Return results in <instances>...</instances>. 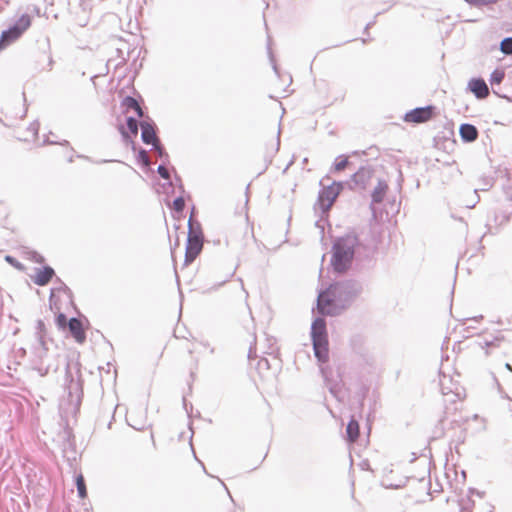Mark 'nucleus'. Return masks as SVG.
<instances>
[{"instance_id": "1", "label": "nucleus", "mask_w": 512, "mask_h": 512, "mask_svg": "<svg viewBox=\"0 0 512 512\" xmlns=\"http://www.w3.org/2000/svg\"><path fill=\"white\" fill-rule=\"evenodd\" d=\"M342 286L339 283L331 284L322 291L317 298V311L321 315H337L344 305H340Z\"/></svg>"}, {"instance_id": "2", "label": "nucleus", "mask_w": 512, "mask_h": 512, "mask_svg": "<svg viewBox=\"0 0 512 512\" xmlns=\"http://www.w3.org/2000/svg\"><path fill=\"white\" fill-rule=\"evenodd\" d=\"M311 337L316 357L325 362L328 359V336L326 322L323 318H316L311 326Z\"/></svg>"}, {"instance_id": "3", "label": "nucleus", "mask_w": 512, "mask_h": 512, "mask_svg": "<svg viewBox=\"0 0 512 512\" xmlns=\"http://www.w3.org/2000/svg\"><path fill=\"white\" fill-rule=\"evenodd\" d=\"M41 20L40 8L36 5H28L24 11L19 10L15 14L12 24L1 32H25L32 23Z\"/></svg>"}, {"instance_id": "4", "label": "nucleus", "mask_w": 512, "mask_h": 512, "mask_svg": "<svg viewBox=\"0 0 512 512\" xmlns=\"http://www.w3.org/2000/svg\"><path fill=\"white\" fill-rule=\"evenodd\" d=\"M353 254L350 245L343 240H338L333 247L332 265L334 269L337 272H344L348 268Z\"/></svg>"}, {"instance_id": "5", "label": "nucleus", "mask_w": 512, "mask_h": 512, "mask_svg": "<svg viewBox=\"0 0 512 512\" xmlns=\"http://www.w3.org/2000/svg\"><path fill=\"white\" fill-rule=\"evenodd\" d=\"M342 183L340 182H334L331 185L324 187L318 198V203L320 206V209L323 212H327L330 210V208L333 206L335 200L339 196L340 192L342 191Z\"/></svg>"}, {"instance_id": "6", "label": "nucleus", "mask_w": 512, "mask_h": 512, "mask_svg": "<svg viewBox=\"0 0 512 512\" xmlns=\"http://www.w3.org/2000/svg\"><path fill=\"white\" fill-rule=\"evenodd\" d=\"M203 248V238L201 233L191 230L188 235L186 251H185V263H192L197 256L200 254Z\"/></svg>"}, {"instance_id": "7", "label": "nucleus", "mask_w": 512, "mask_h": 512, "mask_svg": "<svg viewBox=\"0 0 512 512\" xmlns=\"http://www.w3.org/2000/svg\"><path fill=\"white\" fill-rule=\"evenodd\" d=\"M434 109L435 108L433 106L415 108L405 114L404 121L414 124L428 122L434 116Z\"/></svg>"}, {"instance_id": "8", "label": "nucleus", "mask_w": 512, "mask_h": 512, "mask_svg": "<svg viewBox=\"0 0 512 512\" xmlns=\"http://www.w3.org/2000/svg\"><path fill=\"white\" fill-rule=\"evenodd\" d=\"M373 170L362 167L354 173L350 179V188L356 190H365L371 183Z\"/></svg>"}, {"instance_id": "9", "label": "nucleus", "mask_w": 512, "mask_h": 512, "mask_svg": "<svg viewBox=\"0 0 512 512\" xmlns=\"http://www.w3.org/2000/svg\"><path fill=\"white\" fill-rule=\"evenodd\" d=\"M75 22L79 27H86L89 24L92 10V0H78V6L74 7Z\"/></svg>"}, {"instance_id": "10", "label": "nucleus", "mask_w": 512, "mask_h": 512, "mask_svg": "<svg viewBox=\"0 0 512 512\" xmlns=\"http://www.w3.org/2000/svg\"><path fill=\"white\" fill-rule=\"evenodd\" d=\"M470 91L478 98L485 99L489 95V88L486 82L481 78L471 79L468 83Z\"/></svg>"}, {"instance_id": "11", "label": "nucleus", "mask_w": 512, "mask_h": 512, "mask_svg": "<svg viewBox=\"0 0 512 512\" xmlns=\"http://www.w3.org/2000/svg\"><path fill=\"white\" fill-rule=\"evenodd\" d=\"M54 274V270L51 267H44L38 269L32 279L36 285L45 286L51 281Z\"/></svg>"}, {"instance_id": "12", "label": "nucleus", "mask_w": 512, "mask_h": 512, "mask_svg": "<svg viewBox=\"0 0 512 512\" xmlns=\"http://www.w3.org/2000/svg\"><path fill=\"white\" fill-rule=\"evenodd\" d=\"M68 326H69V330H70L72 336L74 337V339L78 343H83L86 339V334L83 329L81 321L78 320L77 318H72V319H70Z\"/></svg>"}, {"instance_id": "13", "label": "nucleus", "mask_w": 512, "mask_h": 512, "mask_svg": "<svg viewBox=\"0 0 512 512\" xmlns=\"http://www.w3.org/2000/svg\"><path fill=\"white\" fill-rule=\"evenodd\" d=\"M141 129L143 142L146 144H152L156 146V144L158 143V138L156 136L153 126L149 123H142Z\"/></svg>"}, {"instance_id": "14", "label": "nucleus", "mask_w": 512, "mask_h": 512, "mask_svg": "<svg viewBox=\"0 0 512 512\" xmlns=\"http://www.w3.org/2000/svg\"><path fill=\"white\" fill-rule=\"evenodd\" d=\"M460 135L463 140L472 142L478 137V131L475 126L471 124H462L460 126Z\"/></svg>"}, {"instance_id": "15", "label": "nucleus", "mask_w": 512, "mask_h": 512, "mask_svg": "<svg viewBox=\"0 0 512 512\" xmlns=\"http://www.w3.org/2000/svg\"><path fill=\"white\" fill-rule=\"evenodd\" d=\"M351 166L349 156L340 155L335 158L334 163L331 167L333 173H340Z\"/></svg>"}, {"instance_id": "16", "label": "nucleus", "mask_w": 512, "mask_h": 512, "mask_svg": "<svg viewBox=\"0 0 512 512\" xmlns=\"http://www.w3.org/2000/svg\"><path fill=\"white\" fill-rule=\"evenodd\" d=\"M388 190V185L385 181H378L377 186L372 192V200L374 203H380L383 201Z\"/></svg>"}, {"instance_id": "17", "label": "nucleus", "mask_w": 512, "mask_h": 512, "mask_svg": "<svg viewBox=\"0 0 512 512\" xmlns=\"http://www.w3.org/2000/svg\"><path fill=\"white\" fill-rule=\"evenodd\" d=\"M347 439L349 442H355L360 434V427L358 421L351 419L346 428Z\"/></svg>"}, {"instance_id": "18", "label": "nucleus", "mask_w": 512, "mask_h": 512, "mask_svg": "<svg viewBox=\"0 0 512 512\" xmlns=\"http://www.w3.org/2000/svg\"><path fill=\"white\" fill-rule=\"evenodd\" d=\"M504 79L505 72L503 68H497L492 72L490 77V84L492 86L493 91L502 88L500 84L503 82Z\"/></svg>"}, {"instance_id": "19", "label": "nucleus", "mask_w": 512, "mask_h": 512, "mask_svg": "<svg viewBox=\"0 0 512 512\" xmlns=\"http://www.w3.org/2000/svg\"><path fill=\"white\" fill-rule=\"evenodd\" d=\"M122 106L125 107L127 110H134L139 118L143 117V110L135 98L127 96L122 101Z\"/></svg>"}, {"instance_id": "20", "label": "nucleus", "mask_w": 512, "mask_h": 512, "mask_svg": "<svg viewBox=\"0 0 512 512\" xmlns=\"http://www.w3.org/2000/svg\"><path fill=\"white\" fill-rule=\"evenodd\" d=\"M76 486H77V491H78L79 497L81 499H85L87 497V489H86L85 480H84V477L82 474H79L76 477Z\"/></svg>"}, {"instance_id": "21", "label": "nucleus", "mask_w": 512, "mask_h": 512, "mask_svg": "<svg viewBox=\"0 0 512 512\" xmlns=\"http://www.w3.org/2000/svg\"><path fill=\"white\" fill-rule=\"evenodd\" d=\"M20 34H2V37L0 39V50L4 49L7 45L13 43L17 40L18 36Z\"/></svg>"}, {"instance_id": "22", "label": "nucleus", "mask_w": 512, "mask_h": 512, "mask_svg": "<svg viewBox=\"0 0 512 512\" xmlns=\"http://www.w3.org/2000/svg\"><path fill=\"white\" fill-rule=\"evenodd\" d=\"M472 7L481 8L491 4L497 3L499 0H464Z\"/></svg>"}, {"instance_id": "23", "label": "nucleus", "mask_w": 512, "mask_h": 512, "mask_svg": "<svg viewBox=\"0 0 512 512\" xmlns=\"http://www.w3.org/2000/svg\"><path fill=\"white\" fill-rule=\"evenodd\" d=\"M494 93L500 97L506 98L508 100H512V89H509L506 85H504V88H499L497 90H494Z\"/></svg>"}, {"instance_id": "24", "label": "nucleus", "mask_w": 512, "mask_h": 512, "mask_svg": "<svg viewBox=\"0 0 512 512\" xmlns=\"http://www.w3.org/2000/svg\"><path fill=\"white\" fill-rule=\"evenodd\" d=\"M501 51L505 54H512V37L506 38L501 42Z\"/></svg>"}, {"instance_id": "25", "label": "nucleus", "mask_w": 512, "mask_h": 512, "mask_svg": "<svg viewBox=\"0 0 512 512\" xmlns=\"http://www.w3.org/2000/svg\"><path fill=\"white\" fill-rule=\"evenodd\" d=\"M185 207V200L183 197H178L173 201L172 208L177 212H182Z\"/></svg>"}, {"instance_id": "26", "label": "nucleus", "mask_w": 512, "mask_h": 512, "mask_svg": "<svg viewBox=\"0 0 512 512\" xmlns=\"http://www.w3.org/2000/svg\"><path fill=\"white\" fill-rule=\"evenodd\" d=\"M127 127L131 131L132 134L136 135L138 132V122L136 119L129 117L127 119Z\"/></svg>"}, {"instance_id": "27", "label": "nucleus", "mask_w": 512, "mask_h": 512, "mask_svg": "<svg viewBox=\"0 0 512 512\" xmlns=\"http://www.w3.org/2000/svg\"><path fill=\"white\" fill-rule=\"evenodd\" d=\"M56 323L60 328H65L67 323L66 316L60 313L56 318Z\"/></svg>"}, {"instance_id": "28", "label": "nucleus", "mask_w": 512, "mask_h": 512, "mask_svg": "<svg viewBox=\"0 0 512 512\" xmlns=\"http://www.w3.org/2000/svg\"><path fill=\"white\" fill-rule=\"evenodd\" d=\"M5 260H6L7 262H9L10 264H12L13 266H15L16 268H19V269H20V268L22 267V266H21V264H20V263H18V262H17V261L12 257V256H9V255H8V256H6V257H5Z\"/></svg>"}, {"instance_id": "29", "label": "nucleus", "mask_w": 512, "mask_h": 512, "mask_svg": "<svg viewBox=\"0 0 512 512\" xmlns=\"http://www.w3.org/2000/svg\"><path fill=\"white\" fill-rule=\"evenodd\" d=\"M158 173L165 179H168L169 178V174H168V171L166 170L165 167L163 166H159L158 167Z\"/></svg>"}, {"instance_id": "30", "label": "nucleus", "mask_w": 512, "mask_h": 512, "mask_svg": "<svg viewBox=\"0 0 512 512\" xmlns=\"http://www.w3.org/2000/svg\"><path fill=\"white\" fill-rule=\"evenodd\" d=\"M185 450H186L188 458L191 459V457H192L191 447L186 445Z\"/></svg>"}, {"instance_id": "31", "label": "nucleus", "mask_w": 512, "mask_h": 512, "mask_svg": "<svg viewBox=\"0 0 512 512\" xmlns=\"http://www.w3.org/2000/svg\"><path fill=\"white\" fill-rule=\"evenodd\" d=\"M368 28H369V25H366L365 26V32L368 30Z\"/></svg>"}, {"instance_id": "32", "label": "nucleus", "mask_w": 512, "mask_h": 512, "mask_svg": "<svg viewBox=\"0 0 512 512\" xmlns=\"http://www.w3.org/2000/svg\"><path fill=\"white\" fill-rule=\"evenodd\" d=\"M122 135H124L125 137H127V134L122 130Z\"/></svg>"}]
</instances>
